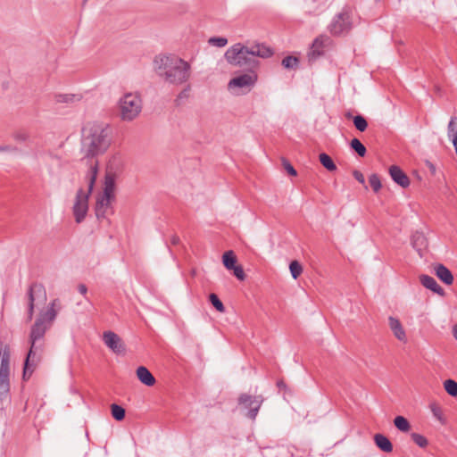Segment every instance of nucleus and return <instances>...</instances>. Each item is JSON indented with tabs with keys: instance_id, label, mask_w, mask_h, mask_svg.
Instances as JSON below:
<instances>
[{
	"instance_id": "nucleus-1",
	"label": "nucleus",
	"mask_w": 457,
	"mask_h": 457,
	"mask_svg": "<svg viewBox=\"0 0 457 457\" xmlns=\"http://www.w3.org/2000/svg\"><path fill=\"white\" fill-rule=\"evenodd\" d=\"M59 309V300H53L46 311L39 312L35 323L31 327L29 333L30 347L24 363L23 379L29 378L39 363L44 347L45 334L52 326Z\"/></svg>"
},
{
	"instance_id": "nucleus-2",
	"label": "nucleus",
	"mask_w": 457,
	"mask_h": 457,
	"mask_svg": "<svg viewBox=\"0 0 457 457\" xmlns=\"http://www.w3.org/2000/svg\"><path fill=\"white\" fill-rule=\"evenodd\" d=\"M273 50L264 44L244 46L240 43L230 46L225 53L227 62L234 66L246 67L250 70L258 66L254 57L269 58L272 56Z\"/></svg>"
},
{
	"instance_id": "nucleus-3",
	"label": "nucleus",
	"mask_w": 457,
	"mask_h": 457,
	"mask_svg": "<svg viewBox=\"0 0 457 457\" xmlns=\"http://www.w3.org/2000/svg\"><path fill=\"white\" fill-rule=\"evenodd\" d=\"M108 126L103 123L89 124L83 129L81 141V153L87 159H93L97 155L104 154L110 145L108 138ZM96 160H91L90 163H95ZM98 163V162L96 161ZM91 164H89L90 166Z\"/></svg>"
},
{
	"instance_id": "nucleus-4",
	"label": "nucleus",
	"mask_w": 457,
	"mask_h": 457,
	"mask_svg": "<svg viewBox=\"0 0 457 457\" xmlns=\"http://www.w3.org/2000/svg\"><path fill=\"white\" fill-rule=\"evenodd\" d=\"M154 65L158 76L170 84L181 85L190 78V64L179 57L157 56L154 59Z\"/></svg>"
},
{
	"instance_id": "nucleus-5",
	"label": "nucleus",
	"mask_w": 457,
	"mask_h": 457,
	"mask_svg": "<svg viewBox=\"0 0 457 457\" xmlns=\"http://www.w3.org/2000/svg\"><path fill=\"white\" fill-rule=\"evenodd\" d=\"M96 176L97 162H96L95 163H91L90 169L88 170L86 177L87 180V190L85 191L84 189L79 188L76 194L72 212L77 223H81L86 218L88 211V198L96 183Z\"/></svg>"
},
{
	"instance_id": "nucleus-6",
	"label": "nucleus",
	"mask_w": 457,
	"mask_h": 457,
	"mask_svg": "<svg viewBox=\"0 0 457 457\" xmlns=\"http://www.w3.org/2000/svg\"><path fill=\"white\" fill-rule=\"evenodd\" d=\"M115 179L112 174H106L103 191L97 195L96 215L98 219L105 218L111 212V203L114 200Z\"/></svg>"
},
{
	"instance_id": "nucleus-7",
	"label": "nucleus",
	"mask_w": 457,
	"mask_h": 457,
	"mask_svg": "<svg viewBox=\"0 0 457 457\" xmlns=\"http://www.w3.org/2000/svg\"><path fill=\"white\" fill-rule=\"evenodd\" d=\"M119 113L124 121L135 120L142 110V101L137 94L127 93L119 100Z\"/></svg>"
},
{
	"instance_id": "nucleus-8",
	"label": "nucleus",
	"mask_w": 457,
	"mask_h": 457,
	"mask_svg": "<svg viewBox=\"0 0 457 457\" xmlns=\"http://www.w3.org/2000/svg\"><path fill=\"white\" fill-rule=\"evenodd\" d=\"M257 80V73L253 70H250L231 79L228 84V88L229 90L239 89L249 92L255 86Z\"/></svg>"
},
{
	"instance_id": "nucleus-9",
	"label": "nucleus",
	"mask_w": 457,
	"mask_h": 457,
	"mask_svg": "<svg viewBox=\"0 0 457 457\" xmlns=\"http://www.w3.org/2000/svg\"><path fill=\"white\" fill-rule=\"evenodd\" d=\"M328 29L333 36H340L350 31L352 29V21L349 11L344 9L341 12L337 14Z\"/></svg>"
},
{
	"instance_id": "nucleus-10",
	"label": "nucleus",
	"mask_w": 457,
	"mask_h": 457,
	"mask_svg": "<svg viewBox=\"0 0 457 457\" xmlns=\"http://www.w3.org/2000/svg\"><path fill=\"white\" fill-rule=\"evenodd\" d=\"M263 403L262 395H251L248 394H241L238 397V404L244 409L248 410L247 417L255 420L258 411Z\"/></svg>"
},
{
	"instance_id": "nucleus-11",
	"label": "nucleus",
	"mask_w": 457,
	"mask_h": 457,
	"mask_svg": "<svg viewBox=\"0 0 457 457\" xmlns=\"http://www.w3.org/2000/svg\"><path fill=\"white\" fill-rule=\"evenodd\" d=\"M28 320L30 321L34 316L35 301L37 298L46 299V293L44 286L39 283H32L28 289Z\"/></svg>"
},
{
	"instance_id": "nucleus-12",
	"label": "nucleus",
	"mask_w": 457,
	"mask_h": 457,
	"mask_svg": "<svg viewBox=\"0 0 457 457\" xmlns=\"http://www.w3.org/2000/svg\"><path fill=\"white\" fill-rule=\"evenodd\" d=\"M104 345L116 354L125 353V345L121 338L113 331L108 330L103 333Z\"/></svg>"
},
{
	"instance_id": "nucleus-13",
	"label": "nucleus",
	"mask_w": 457,
	"mask_h": 457,
	"mask_svg": "<svg viewBox=\"0 0 457 457\" xmlns=\"http://www.w3.org/2000/svg\"><path fill=\"white\" fill-rule=\"evenodd\" d=\"M388 327H389L390 330L392 331L393 335L395 336V337L398 341H400L402 343L407 342L406 331L398 318L394 317V316H389L388 317Z\"/></svg>"
},
{
	"instance_id": "nucleus-14",
	"label": "nucleus",
	"mask_w": 457,
	"mask_h": 457,
	"mask_svg": "<svg viewBox=\"0 0 457 457\" xmlns=\"http://www.w3.org/2000/svg\"><path fill=\"white\" fill-rule=\"evenodd\" d=\"M389 175L393 181L399 185L403 188H407L410 184L409 177L404 173V171L397 165H392L389 167Z\"/></svg>"
},
{
	"instance_id": "nucleus-15",
	"label": "nucleus",
	"mask_w": 457,
	"mask_h": 457,
	"mask_svg": "<svg viewBox=\"0 0 457 457\" xmlns=\"http://www.w3.org/2000/svg\"><path fill=\"white\" fill-rule=\"evenodd\" d=\"M420 282L424 287L431 290L432 292L441 296L445 295V290L437 284L433 277L422 274L420 276Z\"/></svg>"
},
{
	"instance_id": "nucleus-16",
	"label": "nucleus",
	"mask_w": 457,
	"mask_h": 457,
	"mask_svg": "<svg viewBox=\"0 0 457 457\" xmlns=\"http://www.w3.org/2000/svg\"><path fill=\"white\" fill-rule=\"evenodd\" d=\"M436 277L445 284L452 285L453 282V276L451 270L444 264H436L434 268Z\"/></svg>"
},
{
	"instance_id": "nucleus-17",
	"label": "nucleus",
	"mask_w": 457,
	"mask_h": 457,
	"mask_svg": "<svg viewBox=\"0 0 457 457\" xmlns=\"http://www.w3.org/2000/svg\"><path fill=\"white\" fill-rule=\"evenodd\" d=\"M136 373L139 381L147 386H152L156 382L153 374L145 366H139Z\"/></svg>"
},
{
	"instance_id": "nucleus-18",
	"label": "nucleus",
	"mask_w": 457,
	"mask_h": 457,
	"mask_svg": "<svg viewBox=\"0 0 457 457\" xmlns=\"http://www.w3.org/2000/svg\"><path fill=\"white\" fill-rule=\"evenodd\" d=\"M330 41L328 36H319L316 37L312 45L311 55L312 57H317L322 54L323 47L327 43Z\"/></svg>"
},
{
	"instance_id": "nucleus-19",
	"label": "nucleus",
	"mask_w": 457,
	"mask_h": 457,
	"mask_svg": "<svg viewBox=\"0 0 457 457\" xmlns=\"http://www.w3.org/2000/svg\"><path fill=\"white\" fill-rule=\"evenodd\" d=\"M10 351H5L0 363V379H10Z\"/></svg>"
},
{
	"instance_id": "nucleus-20",
	"label": "nucleus",
	"mask_w": 457,
	"mask_h": 457,
	"mask_svg": "<svg viewBox=\"0 0 457 457\" xmlns=\"http://www.w3.org/2000/svg\"><path fill=\"white\" fill-rule=\"evenodd\" d=\"M374 442L376 445L385 453H391L393 451V445L390 440L382 434H376L374 436Z\"/></svg>"
},
{
	"instance_id": "nucleus-21",
	"label": "nucleus",
	"mask_w": 457,
	"mask_h": 457,
	"mask_svg": "<svg viewBox=\"0 0 457 457\" xmlns=\"http://www.w3.org/2000/svg\"><path fill=\"white\" fill-rule=\"evenodd\" d=\"M447 136L452 140L457 155V117L455 116L450 119L447 126Z\"/></svg>"
},
{
	"instance_id": "nucleus-22",
	"label": "nucleus",
	"mask_w": 457,
	"mask_h": 457,
	"mask_svg": "<svg viewBox=\"0 0 457 457\" xmlns=\"http://www.w3.org/2000/svg\"><path fill=\"white\" fill-rule=\"evenodd\" d=\"M54 99L56 103L71 104L80 101L81 96L75 94H58L55 95Z\"/></svg>"
},
{
	"instance_id": "nucleus-23",
	"label": "nucleus",
	"mask_w": 457,
	"mask_h": 457,
	"mask_svg": "<svg viewBox=\"0 0 457 457\" xmlns=\"http://www.w3.org/2000/svg\"><path fill=\"white\" fill-rule=\"evenodd\" d=\"M223 264L226 269L231 270L232 268H235L237 263V257L233 251L229 250L223 253L222 256Z\"/></svg>"
},
{
	"instance_id": "nucleus-24",
	"label": "nucleus",
	"mask_w": 457,
	"mask_h": 457,
	"mask_svg": "<svg viewBox=\"0 0 457 457\" xmlns=\"http://www.w3.org/2000/svg\"><path fill=\"white\" fill-rule=\"evenodd\" d=\"M394 425L401 432H409L411 429V424L406 418L403 416H396L394 420Z\"/></svg>"
},
{
	"instance_id": "nucleus-25",
	"label": "nucleus",
	"mask_w": 457,
	"mask_h": 457,
	"mask_svg": "<svg viewBox=\"0 0 457 457\" xmlns=\"http://www.w3.org/2000/svg\"><path fill=\"white\" fill-rule=\"evenodd\" d=\"M319 159H320V163L329 171H334L337 170V165L335 164V162H333L332 158L325 154V153H321L320 155H319Z\"/></svg>"
},
{
	"instance_id": "nucleus-26",
	"label": "nucleus",
	"mask_w": 457,
	"mask_h": 457,
	"mask_svg": "<svg viewBox=\"0 0 457 457\" xmlns=\"http://www.w3.org/2000/svg\"><path fill=\"white\" fill-rule=\"evenodd\" d=\"M411 244L418 252H420L426 245V238L422 233L416 232L411 237Z\"/></svg>"
},
{
	"instance_id": "nucleus-27",
	"label": "nucleus",
	"mask_w": 457,
	"mask_h": 457,
	"mask_svg": "<svg viewBox=\"0 0 457 457\" xmlns=\"http://www.w3.org/2000/svg\"><path fill=\"white\" fill-rule=\"evenodd\" d=\"M429 408L434 418H436L441 424H445V418L444 417L442 408L436 403H430Z\"/></svg>"
},
{
	"instance_id": "nucleus-28",
	"label": "nucleus",
	"mask_w": 457,
	"mask_h": 457,
	"mask_svg": "<svg viewBox=\"0 0 457 457\" xmlns=\"http://www.w3.org/2000/svg\"><path fill=\"white\" fill-rule=\"evenodd\" d=\"M350 146L358 154L359 156L363 157L366 154V147L358 138L352 139Z\"/></svg>"
},
{
	"instance_id": "nucleus-29",
	"label": "nucleus",
	"mask_w": 457,
	"mask_h": 457,
	"mask_svg": "<svg viewBox=\"0 0 457 457\" xmlns=\"http://www.w3.org/2000/svg\"><path fill=\"white\" fill-rule=\"evenodd\" d=\"M10 379H0V400H6L9 396Z\"/></svg>"
},
{
	"instance_id": "nucleus-30",
	"label": "nucleus",
	"mask_w": 457,
	"mask_h": 457,
	"mask_svg": "<svg viewBox=\"0 0 457 457\" xmlns=\"http://www.w3.org/2000/svg\"><path fill=\"white\" fill-rule=\"evenodd\" d=\"M111 410L112 415L116 420L120 421L125 418V410L121 406L112 403L111 405Z\"/></svg>"
},
{
	"instance_id": "nucleus-31",
	"label": "nucleus",
	"mask_w": 457,
	"mask_h": 457,
	"mask_svg": "<svg viewBox=\"0 0 457 457\" xmlns=\"http://www.w3.org/2000/svg\"><path fill=\"white\" fill-rule=\"evenodd\" d=\"M353 121L356 129L361 132H363L368 128V122L365 118L361 115H356L353 118Z\"/></svg>"
},
{
	"instance_id": "nucleus-32",
	"label": "nucleus",
	"mask_w": 457,
	"mask_h": 457,
	"mask_svg": "<svg viewBox=\"0 0 457 457\" xmlns=\"http://www.w3.org/2000/svg\"><path fill=\"white\" fill-rule=\"evenodd\" d=\"M445 390L451 396H457V382L453 379H446L444 382Z\"/></svg>"
},
{
	"instance_id": "nucleus-33",
	"label": "nucleus",
	"mask_w": 457,
	"mask_h": 457,
	"mask_svg": "<svg viewBox=\"0 0 457 457\" xmlns=\"http://www.w3.org/2000/svg\"><path fill=\"white\" fill-rule=\"evenodd\" d=\"M289 270L293 278L296 279L303 272V268L297 261H293L289 264Z\"/></svg>"
},
{
	"instance_id": "nucleus-34",
	"label": "nucleus",
	"mask_w": 457,
	"mask_h": 457,
	"mask_svg": "<svg viewBox=\"0 0 457 457\" xmlns=\"http://www.w3.org/2000/svg\"><path fill=\"white\" fill-rule=\"evenodd\" d=\"M369 183L375 193L378 192L382 187L378 174H371L369 178Z\"/></svg>"
},
{
	"instance_id": "nucleus-35",
	"label": "nucleus",
	"mask_w": 457,
	"mask_h": 457,
	"mask_svg": "<svg viewBox=\"0 0 457 457\" xmlns=\"http://www.w3.org/2000/svg\"><path fill=\"white\" fill-rule=\"evenodd\" d=\"M411 436L413 442L421 448H425L428 445V439L420 434L412 433Z\"/></svg>"
},
{
	"instance_id": "nucleus-36",
	"label": "nucleus",
	"mask_w": 457,
	"mask_h": 457,
	"mask_svg": "<svg viewBox=\"0 0 457 457\" xmlns=\"http://www.w3.org/2000/svg\"><path fill=\"white\" fill-rule=\"evenodd\" d=\"M209 299H210V302L212 303V304L215 307V309L218 312H225V307H224L222 302L217 296V295H215L213 293L209 295Z\"/></svg>"
},
{
	"instance_id": "nucleus-37",
	"label": "nucleus",
	"mask_w": 457,
	"mask_h": 457,
	"mask_svg": "<svg viewBox=\"0 0 457 457\" xmlns=\"http://www.w3.org/2000/svg\"><path fill=\"white\" fill-rule=\"evenodd\" d=\"M298 59L294 56H287L282 60V65L287 69H293L297 66Z\"/></svg>"
},
{
	"instance_id": "nucleus-38",
	"label": "nucleus",
	"mask_w": 457,
	"mask_h": 457,
	"mask_svg": "<svg viewBox=\"0 0 457 457\" xmlns=\"http://www.w3.org/2000/svg\"><path fill=\"white\" fill-rule=\"evenodd\" d=\"M209 43L218 47H223L228 44V39L222 37H214L209 39Z\"/></svg>"
},
{
	"instance_id": "nucleus-39",
	"label": "nucleus",
	"mask_w": 457,
	"mask_h": 457,
	"mask_svg": "<svg viewBox=\"0 0 457 457\" xmlns=\"http://www.w3.org/2000/svg\"><path fill=\"white\" fill-rule=\"evenodd\" d=\"M232 270H233L234 276L237 279L242 281L245 278V271H244L242 266L236 265L235 268H232Z\"/></svg>"
},
{
	"instance_id": "nucleus-40",
	"label": "nucleus",
	"mask_w": 457,
	"mask_h": 457,
	"mask_svg": "<svg viewBox=\"0 0 457 457\" xmlns=\"http://www.w3.org/2000/svg\"><path fill=\"white\" fill-rule=\"evenodd\" d=\"M283 165L289 175L296 176L297 172L295 169L286 159H283Z\"/></svg>"
},
{
	"instance_id": "nucleus-41",
	"label": "nucleus",
	"mask_w": 457,
	"mask_h": 457,
	"mask_svg": "<svg viewBox=\"0 0 457 457\" xmlns=\"http://www.w3.org/2000/svg\"><path fill=\"white\" fill-rule=\"evenodd\" d=\"M353 175L354 179H355L358 182H360L361 184H364V183H365L364 176H363V174H362L361 171H359V170H354V171L353 172Z\"/></svg>"
},
{
	"instance_id": "nucleus-42",
	"label": "nucleus",
	"mask_w": 457,
	"mask_h": 457,
	"mask_svg": "<svg viewBox=\"0 0 457 457\" xmlns=\"http://www.w3.org/2000/svg\"><path fill=\"white\" fill-rule=\"evenodd\" d=\"M28 135L24 132H19V133H16L14 135V138L17 140V141H21V142H24L28 139Z\"/></svg>"
},
{
	"instance_id": "nucleus-43",
	"label": "nucleus",
	"mask_w": 457,
	"mask_h": 457,
	"mask_svg": "<svg viewBox=\"0 0 457 457\" xmlns=\"http://www.w3.org/2000/svg\"><path fill=\"white\" fill-rule=\"evenodd\" d=\"M190 90V87L187 86L184 90H182L179 96H178V100H180V99H183V98H187L188 97V92Z\"/></svg>"
},
{
	"instance_id": "nucleus-44",
	"label": "nucleus",
	"mask_w": 457,
	"mask_h": 457,
	"mask_svg": "<svg viewBox=\"0 0 457 457\" xmlns=\"http://www.w3.org/2000/svg\"><path fill=\"white\" fill-rule=\"evenodd\" d=\"M78 290L83 295H85L87 292V288L86 285H84V284H79L78 287Z\"/></svg>"
},
{
	"instance_id": "nucleus-45",
	"label": "nucleus",
	"mask_w": 457,
	"mask_h": 457,
	"mask_svg": "<svg viewBox=\"0 0 457 457\" xmlns=\"http://www.w3.org/2000/svg\"><path fill=\"white\" fill-rule=\"evenodd\" d=\"M5 351H10L9 346L0 344V360H2V356Z\"/></svg>"
},
{
	"instance_id": "nucleus-46",
	"label": "nucleus",
	"mask_w": 457,
	"mask_h": 457,
	"mask_svg": "<svg viewBox=\"0 0 457 457\" xmlns=\"http://www.w3.org/2000/svg\"><path fill=\"white\" fill-rule=\"evenodd\" d=\"M12 150H15V148H12L9 145L0 146V152H9V151H12Z\"/></svg>"
},
{
	"instance_id": "nucleus-47",
	"label": "nucleus",
	"mask_w": 457,
	"mask_h": 457,
	"mask_svg": "<svg viewBox=\"0 0 457 457\" xmlns=\"http://www.w3.org/2000/svg\"><path fill=\"white\" fill-rule=\"evenodd\" d=\"M453 336L455 338V340L457 341V324L453 325Z\"/></svg>"
},
{
	"instance_id": "nucleus-48",
	"label": "nucleus",
	"mask_w": 457,
	"mask_h": 457,
	"mask_svg": "<svg viewBox=\"0 0 457 457\" xmlns=\"http://www.w3.org/2000/svg\"><path fill=\"white\" fill-rule=\"evenodd\" d=\"M179 240V239L178 237H173L171 242L173 245H176V244H178Z\"/></svg>"
},
{
	"instance_id": "nucleus-49",
	"label": "nucleus",
	"mask_w": 457,
	"mask_h": 457,
	"mask_svg": "<svg viewBox=\"0 0 457 457\" xmlns=\"http://www.w3.org/2000/svg\"><path fill=\"white\" fill-rule=\"evenodd\" d=\"M282 386H284V383L282 381L278 382V387H281Z\"/></svg>"
},
{
	"instance_id": "nucleus-50",
	"label": "nucleus",
	"mask_w": 457,
	"mask_h": 457,
	"mask_svg": "<svg viewBox=\"0 0 457 457\" xmlns=\"http://www.w3.org/2000/svg\"><path fill=\"white\" fill-rule=\"evenodd\" d=\"M346 117H347V118H351V114H350V113H347V114H346Z\"/></svg>"
}]
</instances>
